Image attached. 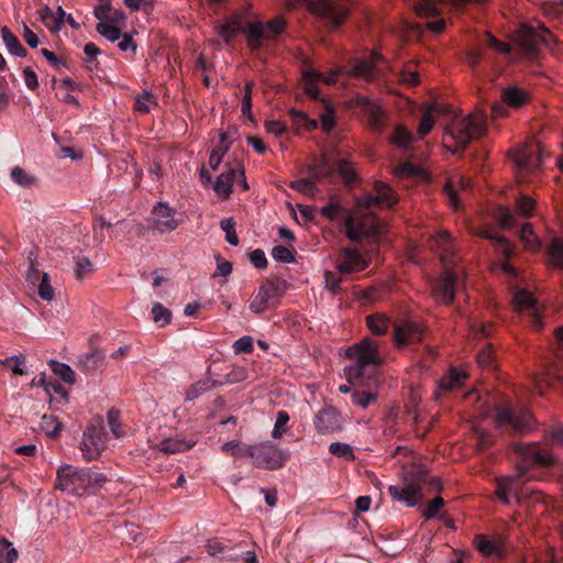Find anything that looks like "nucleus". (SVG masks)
<instances>
[{"instance_id": "13d9d810", "label": "nucleus", "mask_w": 563, "mask_h": 563, "mask_svg": "<svg viewBox=\"0 0 563 563\" xmlns=\"http://www.w3.org/2000/svg\"><path fill=\"white\" fill-rule=\"evenodd\" d=\"M536 202L532 198L528 196H521L516 203V211L523 216L530 217L532 210L534 209Z\"/></svg>"}, {"instance_id": "338daca9", "label": "nucleus", "mask_w": 563, "mask_h": 563, "mask_svg": "<svg viewBox=\"0 0 563 563\" xmlns=\"http://www.w3.org/2000/svg\"><path fill=\"white\" fill-rule=\"evenodd\" d=\"M206 547L209 555L211 556L224 553L230 549V547L224 541L217 538L208 540Z\"/></svg>"}, {"instance_id": "f257e3e1", "label": "nucleus", "mask_w": 563, "mask_h": 563, "mask_svg": "<svg viewBox=\"0 0 563 563\" xmlns=\"http://www.w3.org/2000/svg\"><path fill=\"white\" fill-rule=\"evenodd\" d=\"M397 197L386 184L377 181L373 194H366L356 199L354 210L345 211L343 222L345 234L352 242H358L365 236L380 234L382 225L372 208L393 207Z\"/></svg>"}, {"instance_id": "cd10ccee", "label": "nucleus", "mask_w": 563, "mask_h": 563, "mask_svg": "<svg viewBox=\"0 0 563 563\" xmlns=\"http://www.w3.org/2000/svg\"><path fill=\"white\" fill-rule=\"evenodd\" d=\"M243 33H245L249 46L251 48H257L262 44V40L264 37V27L260 21L255 22H243Z\"/></svg>"}, {"instance_id": "774afa93", "label": "nucleus", "mask_w": 563, "mask_h": 563, "mask_svg": "<svg viewBox=\"0 0 563 563\" xmlns=\"http://www.w3.org/2000/svg\"><path fill=\"white\" fill-rule=\"evenodd\" d=\"M341 207L339 202L331 199L325 206L321 208V214L329 220L335 219L340 213Z\"/></svg>"}, {"instance_id": "6ab92c4d", "label": "nucleus", "mask_w": 563, "mask_h": 563, "mask_svg": "<svg viewBox=\"0 0 563 563\" xmlns=\"http://www.w3.org/2000/svg\"><path fill=\"white\" fill-rule=\"evenodd\" d=\"M424 329L412 321H405L395 327L394 342L397 346L418 343L422 340Z\"/></svg>"}, {"instance_id": "2f4dec72", "label": "nucleus", "mask_w": 563, "mask_h": 563, "mask_svg": "<svg viewBox=\"0 0 563 563\" xmlns=\"http://www.w3.org/2000/svg\"><path fill=\"white\" fill-rule=\"evenodd\" d=\"M473 543H474L475 548L477 549V551L484 556L500 554V544L496 541L489 540L484 534H477L474 538Z\"/></svg>"}, {"instance_id": "c85d7f7f", "label": "nucleus", "mask_w": 563, "mask_h": 563, "mask_svg": "<svg viewBox=\"0 0 563 563\" xmlns=\"http://www.w3.org/2000/svg\"><path fill=\"white\" fill-rule=\"evenodd\" d=\"M470 186V180L459 176L455 178H451L446 181L444 190L448 195L449 202L454 209L460 207V200L457 196V187L465 189Z\"/></svg>"}, {"instance_id": "39448f33", "label": "nucleus", "mask_w": 563, "mask_h": 563, "mask_svg": "<svg viewBox=\"0 0 563 563\" xmlns=\"http://www.w3.org/2000/svg\"><path fill=\"white\" fill-rule=\"evenodd\" d=\"M427 485L434 490L441 489L437 478L429 479L428 468L424 465L412 463L404 467L401 483L390 485L388 492L394 500L413 507L422 501V489Z\"/></svg>"}, {"instance_id": "e2e57ef3", "label": "nucleus", "mask_w": 563, "mask_h": 563, "mask_svg": "<svg viewBox=\"0 0 563 563\" xmlns=\"http://www.w3.org/2000/svg\"><path fill=\"white\" fill-rule=\"evenodd\" d=\"M272 256L275 261L282 263H292L295 261V256L291 251L283 245H277L272 250Z\"/></svg>"}, {"instance_id": "b1692460", "label": "nucleus", "mask_w": 563, "mask_h": 563, "mask_svg": "<svg viewBox=\"0 0 563 563\" xmlns=\"http://www.w3.org/2000/svg\"><path fill=\"white\" fill-rule=\"evenodd\" d=\"M196 439H185L183 437L176 435L162 440L158 444V449L164 453L175 454L191 449L196 445Z\"/></svg>"}, {"instance_id": "4be33fe9", "label": "nucleus", "mask_w": 563, "mask_h": 563, "mask_svg": "<svg viewBox=\"0 0 563 563\" xmlns=\"http://www.w3.org/2000/svg\"><path fill=\"white\" fill-rule=\"evenodd\" d=\"M275 296H276L275 285L271 282L263 284L258 288L256 294L253 296L251 303H250V309L256 314L266 311L269 308L271 302L275 298Z\"/></svg>"}, {"instance_id": "864d4df0", "label": "nucleus", "mask_w": 563, "mask_h": 563, "mask_svg": "<svg viewBox=\"0 0 563 563\" xmlns=\"http://www.w3.org/2000/svg\"><path fill=\"white\" fill-rule=\"evenodd\" d=\"M520 239L525 243L526 249L536 250L539 246L537 238L534 236L531 224L525 223L521 227Z\"/></svg>"}, {"instance_id": "9d476101", "label": "nucleus", "mask_w": 563, "mask_h": 563, "mask_svg": "<svg viewBox=\"0 0 563 563\" xmlns=\"http://www.w3.org/2000/svg\"><path fill=\"white\" fill-rule=\"evenodd\" d=\"M252 459L257 467L278 470L282 468L289 459V452L278 449L271 441H265L253 445Z\"/></svg>"}, {"instance_id": "4c0bfd02", "label": "nucleus", "mask_w": 563, "mask_h": 563, "mask_svg": "<svg viewBox=\"0 0 563 563\" xmlns=\"http://www.w3.org/2000/svg\"><path fill=\"white\" fill-rule=\"evenodd\" d=\"M366 323L372 333L380 335L389 328V319L382 313L369 314L366 317Z\"/></svg>"}, {"instance_id": "052dcab7", "label": "nucleus", "mask_w": 563, "mask_h": 563, "mask_svg": "<svg viewBox=\"0 0 563 563\" xmlns=\"http://www.w3.org/2000/svg\"><path fill=\"white\" fill-rule=\"evenodd\" d=\"M444 505V500L442 497L440 496H437L435 498H433L428 505L427 507H424L423 511H422V516L426 518V519H432V518H435L437 515L439 514L440 509L442 508V506Z\"/></svg>"}, {"instance_id": "2eb2a0df", "label": "nucleus", "mask_w": 563, "mask_h": 563, "mask_svg": "<svg viewBox=\"0 0 563 563\" xmlns=\"http://www.w3.org/2000/svg\"><path fill=\"white\" fill-rule=\"evenodd\" d=\"M176 211L166 202H157L152 209V229L159 233H170L179 227Z\"/></svg>"}, {"instance_id": "58836bf2", "label": "nucleus", "mask_w": 563, "mask_h": 563, "mask_svg": "<svg viewBox=\"0 0 563 563\" xmlns=\"http://www.w3.org/2000/svg\"><path fill=\"white\" fill-rule=\"evenodd\" d=\"M547 254L552 265L563 267V240L559 238L552 239Z\"/></svg>"}, {"instance_id": "f3484780", "label": "nucleus", "mask_w": 563, "mask_h": 563, "mask_svg": "<svg viewBox=\"0 0 563 563\" xmlns=\"http://www.w3.org/2000/svg\"><path fill=\"white\" fill-rule=\"evenodd\" d=\"M26 282L36 287L37 295L44 301L51 302L55 298V289L52 285L48 273L41 272L34 263L30 264L26 273Z\"/></svg>"}, {"instance_id": "6e6552de", "label": "nucleus", "mask_w": 563, "mask_h": 563, "mask_svg": "<svg viewBox=\"0 0 563 563\" xmlns=\"http://www.w3.org/2000/svg\"><path fill=\"white\" fill-rule=\"evenodd\" d=\"M285 4L288 9L306 8L338 26L347 16L350 0H285Z\"/></svg>"}, {"instance_id": "dca6fc26", "label": "nucleus", "mask_w": 563, "mask_h": 563, "mask_svg": "<svg viewBox=\"0 0 563 563\" xmlns=\"http://www.w3.org/2000/svg\"><path fill=\"white\" fill-rule=\"evenodd\" d=\"M383 58L377 53H371L366 57H361L354 60V64L346 73L351 77L361 78L366 81L375 80L379 75V64Z\"/></svg>"}, {"instance_id": "603ef678", "label": "nucleus", "mask_w": 563, "mask_h": 563, "mask_svg": "<svg viewBox=\"0 0 563 563\" xmlns=\"http://www.w3.org/2000/svg\"><path fill=\"white\" fill-rule=\"evenodd\" d=\"M66 12L62 7H58L45 25L52 33H58L65 24Z\"/></svg>"}, {"instance_id": "37998d69", "label": "nucleus", "mask_w": 563, "mask_h": 563, "mask_svg": "<svg viewBox=\"0 0 563 563\" xmlns=\"http://www.w3.org/2000/svg\"><path fill=\"white\" fill-rule=\"evenodd\" d=\"M52 371L59 376L65 383L74 384L75 383V372L71 367L65 363L51 361L49 363Z\"/></svg>"}, {"instance_id": "393cba45", "label": "nucleus", "mask_w": 563, "mask_h": 563, "mask_svg": "<svg viewBox=\"0 0 563 563\" xmlns=\"http://www.w3.org/2000/svg\"><path fill=\"white\" fill-rule=\"evenodd\" d=\"M243 14L235 13L217 27V33L227 43L243 30Z\"/></svg>"}, {"instance_id": "49530a36", "label": "nucleus", "mask_w": 563, "mask_h": 563, "mask_svg": "<svg viewBox=\"0 0 563 563\" xmlns=\"http://www.w3.org/2000/svg\"><path fill=\"white\" fill-rule=\"evenodd\" d=\"M97 32L107 38L109 42H117L121 38V31L119 27L110 24L109 22H100L96 26Z\"/></svg>"}, {"instance_id": "9b49d317", "label": "nucleus", "mask_w": 563, "mask_h": 563, "mask_svg": "<svg viewBox=\"0 0 563 563\" xmlns=\"http://www.w3.org/2000/svg\"><path fill=\"white\" fill-rule=\"evenodd\" d=\"M543 148L540 143L523 144L512 152V159L519 169V177L523 180L526 174L540 168Z\"/></svg>"}, {"instance_id": "20e7f679", "label": "nucleus", "mask_w": 563, "mask_h": 563, "mask_svg": "<svg viewBox=\"0 0 563 563\" xmlns=\"http://www.w3.org/2000/svg\"><path fill=\"white\" fill-rule=\"evenodd\" d=\"M346 355L353 360V364L345 367L347 382L360 386H376V373L383 358L375 341L366 338L360 343L350 346Z\"/></svg>"}, {"instance_id": "7ed1b4c3", "label": "nucleus", "mask_w": 563, "mask_h": 563, "mask_svg": "<svg viewBox=\"0 0 563 563\" xmlns=\"http://www.w3.org/2000/svg\"><path fill=\"white\" fill-rule=\"evenodd\" d=\"M434 245L439 252L444 271L433 287L434 298L442 303H451L454 300L455 291L464 287V268L453 265L454 245L449 232L441 231L433 238Z\"/></svg>"}, {"instance_id": "8fccbe9b", "label": "nucleus", "mask_w": 563, "mask_h": 563, "mask_svg": "<svg viewBox=\"0 0 563 563\" xmlns=\"http://www.w3.org/2000/svg\"><path fill=\"white\" fill-rule=\"evenodd\" d=\"M153 320L161 327L168 324L172 320V312L161 303H154L152 308Z\"/></svg>"}, {"instance_id": "a19ab883", "label": "nucleus", "mask_w": 563, "mask_h": 563, "mask_svg": "<svg viewBox=\"0 0 563 563\" xmlns=\"http://www.w3.org/2000/svg\"><path fill=\"white\" fill-rule=\"evenodd\" d=\"M156 106V98L148 91H143L135 97L134 110L139 113H148Z\"/></svg>"}, {"instance_id": "5701e85b", "label": "nucleus", "mask_w": 563, "mask_h": 563, "mask_svg": "<svg viewBox=\"0 0 563 563\" xmlns=\"http://www.w3.org/2000/svg\"><path fill=\"white\" fill-rule=\"evenodd\" d=\"M514 305L518 310H529L532 313L533 322L536 327H541V321L538 316L540 309L538 301L533 295L526 289H518L514 294Z\"/></svg>"}, {"instance_id": "c9c22d12", "label": "nucleus", "mask_w": 563, "mask_h": 563, "mask_svg": "<svg viewBox=\"0 0 563 563\" xmlns=\"http://www.w3.org/2000/svg\"><path fill=\"white\" fill-rule=\"evenodd\" d=\"M474 233L481 238L493 241L505 255H509L512 251L511 243L506 238L495 234L490 229H479Z\"/></svg>"}, {"instance_id": "bf43d9fd", "label": "nucleus", "mask_w": 563, "mask_h": 563, "mask_svg": "<svg viewBox=\"0 0 563 563\" xmlns=\"http://www.w3.org/2000/svg\"><path fill=\"white\" fill-rule=\"evenodd\" d=\"M75 263V275L77 279H82L86 275L93 271L92 263L88 257H77Z\"/></svg>"}, {"instance_id": "4d7b16f0", "label": "nucleus", "mask_w": 563, "mask_h": 563, "mask_svg": "<svg viewBox=\"0 0 563 563\" xmlns=\"http://www.w3.org/2000/svg\"><path fill=\"white\" fill-rule=\"evenodd\" d=\"M288 421H289V415L286 411L282 410V411L277 412L275 426L272 431V437L274 439H279L284 435V433L286 432L284 427L288 423Z\"/></svg>"}, {"instance_id": "f03ea898", "label": "nucleus", "mask_w": 563, "mask_h": 563, "mask_svg": "<svg viewBox=\"0 0 563 563\" xmlns=\"http://www.w3.org/2000/svg\"><path fill=\"white\" fill-rule=\"evenodd\" d=\"M522 457V465L519 466V473L512 476L497 479L496 496L505 505L515 497L519 504H526L527 507L542 506L545 500L540 492L528 486H520V478L531 466H547L553 463V456L542 452L536 444H525L518 448Z\"/></svg>"}, {"instance_id": "1a4fd4ad", "label": "nucleus", "mask_w": 563, "mask_h": 563, "mask_svg": "<svg viewBox=\"0 0 563 563\" xmlns=\"http://www.w3.org/2000/svg\"><path fill=\"white\" fill-rule=\"evenodd\" d=\"M515 42L526 57L534 58L541 46H551L556 40L543 25L534 29L525 24L517 31Z\"/></svg>"}, {"instance_id": "680f3d73", "label": "nucleus", "mask_w": 563, "mask_h": 563, "mask_svg": "<svg viewBox=\"0 0 563 563\" xmlns=\"http://www.w3.org/2000/svg\"><path fill=\"white\" fill-rule=\"evenodd\" d=\"M119 419H120V413L118 410L110 409L108 411V413H107L108 424L115 438H120L123 435Z\"/></svg>"}, {"instance_id": "ddd939ff", "label": "nucleus", "mask_w": 563, "mask_h": 563, "mask_svg": "<svg viewBox=\"0 0 563 563\" xmlns=\"http://www.w3.org/2000/svg\"><path fill=\"white\" fill-rule=\"evenodd\" d=\"M234 183H236L243 191L249 189L244 167L240 162H235L232 166L228 167L227 172L218 176L213 184V190L220 198L227 199L231 194V188Z\"/></svg>"}, {"instance_id": "a211bd4d", "label": "nucleus", "mask_w": 563, "mask_h": 563, "mask_svg": "<svg viewBox=\"0 0 563 563\" xmlns=\"http://www.w3.org/2000/svg\"><path fill=\"white\" fill-rule=\"evenodd\" d=\"M367 265L366 258L358 251L349 247L340 252L336 261V269L342 275L362 272Z\"/></svg>"}, {"instance_id": "79ce46f5", "label": "nucleus", "mask_w": 563, "mask_h": 563, "mask_svg": "<svg viewBox=\"0 0 563 563\" xmlns=\"http://www.w3.org/2000/svg\"><path fill=\"white\" fill-rule=\"evenodd\" d=\"M0 366L11 371L14 375L25 374V357L22 354L0 360Z\"/></svg>"}, {"instance_id": "aec40b11", "label": "nucleus", "mask_w": 563, "mask_h": 563, "mask_svg": "<svg viewBox=\"0 0 563 563\" xmlns=\"http://www.w3.org/2000/svg\"><path fill=\"white\" fill-rule=\"evenodd\" d=\"M356 103L363 108L371 129L382 131L386 121V112L383 108L365 96L357 97Z\"/></svg>"}, {"instance_id": "a878e982", "label": "nucleus", "mask_w": 563, "mask_h": 563, "mask_svg": "<svg viewBox=\"0 0 563 563\" xmlns=\"http://www.w3.org/2000/svg\"><path fill=\"white\" fill-rule=\"evenodd\" d=\"M441 112L442 107L437 103H432L426 108L420 124L418 126V134L420 139L424 137L428 133H430V131L434 126L435 115L440 114Z\"/></svg>"}, {"instance_id": "3c124183", "label": "nucleus", "mask_w": 563, "mask_h": 563, "mask_svg": "<svg viewBox=\"0 0 563 563\" xmlns=\"http://www.w3.org/2000/svg\"><path fill=\"white\" fill-rule=\"evenodd\" d=\"M336 172L345 184H352L355 179V172L352 164L346 159H339Z\"/></svg>"}, {"instance_id": "423d86ee", "label": "nucleus", "mask_w": 563, "mask_h": 563, "mask_svg": "<svg viewBox=\"0 0 563 563\" xmlns=\"http://www.w3.org/2000/svg\"><path fill=\"white\" fill-rule=\"evenodd\" d=\"M106 482L107 477L102 473L64 464L57 470L55 488L70 495L82 496L101 488Z\"/></svg>"}, {"instance_id": "7c9ffc66", "label": "nucleus", "mask_w": 563, "mask_h": 563, "mask_svg": "<svg viewBox=\"0 0 563 563\" xmlns=\"http://www.w3.org/2000/svg\"><path fill=\"white\" fill-rule=\"evenodd\" d=\"M413 8L419 15L439 14L444 5L443 0H412Z\"/></svg>"}, {"instance_id": "72a5a7b5", "label": "nucleus", "mask_w": 563, "mask_h": 563, "mask_svg": "<svg viewBox=\"0 0 563 563\" xmlns=\"http://www.w3.org/2000/svg\"><path fill=\"white\" fill-rule=\"evenodd\" d=\"M413 139L415 136L409 130H407L404 125H397L389 141L393 145L402 150H407L413 142Z\"/></svg>"}, {"instance_id": "69168bd1", "label": "nucleus", "mask_w": 563, "mask_h": 563, "mask_svg": "<svg viewBox=\"0 0 563 563\" xmlns=\"http://www.w3.org/2000/svg\"><path fill=\"white\" fill-rule=\"evenodd\" d=\"M251 93H252V84L247 82L245 85V89H244V96H243V99H242L241 111L250 120H252V118H253V115H252V98H251Z\"/></svg>"}, {"instance_id": "bb28decb", "label": "nucleus", "mask_w": 563, "mask_h": 563, "mask_svg": "<svg viewBox=\"0 0 563 563\" xmlns=\"http://www.w3.org/2000/svg\"><path fill=\"white\" fill-rule=\"evenodd\" d=\"M466 378L467 374L464 369L451 368L448 375L440 379L439 389L443 391L456 389Z\"/></svg>"}, {"instance_id": "ea45409f", "label": "nucleus", "mask_w": 563, "mask_h": 563, "mask_svg": "<svg viewBox=\"0 0 563 563\" xmlns=\"http://www.w3.org/2000/svg\"><path fill=\"white\" fill-rule=\"evenodd\" d=\"M319 77H321V73L316 70H305L302 74L303 89L306 93L312 98H317L319 96V88L317 85Z\"/></svg>"}, {"instance_id": "f8f14e48", "label": "nucleus", "mask_w": 563, "mask_h": 563, "mask_svg": "<svg viewBox=\"0 0 563 563\" xmlns=\"http://www.w3.org/2000/svg\"><path fill=\"white\" fill-rule=\"evenodd\" d=\"M106 431L101 423L90 424L84 432L80 450L86 461L98 460L106 449Z\"/></svg>"}, {"instance_id": "5fc2aeb1", "label": "nucleus", "mask_w": 563, "mask_h": 563, "mask_svg": "<svg viewBox=\"0 0 563 563\" xmlns=\"http://www.w3.org/2000/svg\"><path fill=\"white\" fill-rule=\"evenodd\" d=\"M495 217L503 229H510L516 224L515 217L507 207H499Z\"/></svg>"}, {"instance_id": "a18cd8bd", "label": "nucleus", "mask_w": 563, "mask_h": 563, "mask_svg": "<svg viewBox=\"0 0 563 563\" xmlns=\"http://www.w3.org/2000/svg\"><path fill=\"white\" fill-rule=\"evenodd\" d=\"M18 556V551L13 544L5 539H0V563H14Z\"/></svg>"}, {"instance_id": "0eeeda50", "label": "nucleus", "mask_w": 563, "mask_h": 563, "mask_svg": "<svg viewBox=\"0 0 563 563\" xmlns=\"http://www.w3.org/2000/svg\"><path fill=\"white\" fill-rule=\"evenodd\" d=\"M487 117L484 112L468 114L461 118L453 115L445 126L444 142L453 141L457 147L464 148L473 139L481 137L486 132Z\"/></svg>"}, {"instance_id": "09e8293b", "label": "nucleus", "mask_w": 563, "mask_h": 563, "mask_svg": "<svg viewBox=\"0 0 563 563\" xmlns=\"http://www.w3.org/2000/svg\"><path fill=\"white\" fill-rule=\"evenodd\" d=\"M222 231L225 233V241L236 246L239 244V238L235 232V221L233 218L223 219L220 223Z\"/></svg>"}, {"instance_id": "c03bdc74", "label": "nucleus", "mask_w": 563, "mask_h": 563, "mask_svg": "<svg viewBox=\"0 0 563 563\" xmlns=\"http://www.w3.org/2000/svg\"><path fill=\"white\" fill-rule=\"evenodd\" d=\"M329 451L331 454L345 461H353L355 459L353 448L347 443L332 442L329 445Z\"/></svg>"}, {"instance_id": "f704fd0d", "label": "nucleus", "mask_w": 563, "mask_h": 563, "mask_svg": "<svg viewBox=\"0 0 563 563\" xmlns=\"http://www.w3.org/2000/svg\"><path fill=\"white\" fill-rule=\"evenodd\" d=\"M10 177L14 184L23 188H32L38 184V179L27 174L22 167L14 166L10 172Z\"/></svg>"}, {"instance_id": "0e129e2a", "label": "nucleus", "mask_w": 563, "mask_h": 563, "mask_svg": "<svg viewBox=\"0 0 563 563\" xmlns=\"http://www.w3.org/2000/svg\"><path fill=\"white\" fill-rule=\"evenodd\" d=\"M253 349V339L250 335H244L233 343V351L235 354L251 353Z\"/></svg>"}, {"instance_id": "6e6d98bb", "label": "nucleus", "mask_w": 563, "mask_h": 563, "mask_svg": "<svg viewBox=\"0 0 563 563\" xmlns=\"http://www.w3.org/2000/svg\"><path fill=\"white\" fill-rule=\"evenodd\" d=\"M41 427L44 430V432L49 437L57 435L60 430V423L54 416L44 415L42 418Z\"/></svg>"}, {"instance_id": "412c9836", "label": "nucleus", "mask_w": 563, "mask_h": 563, "mask_svg": "<svg viewBox=\"0 0 563 563\" xmlns=\"http://www.w3.org/2000/svg\"><path fill=\"white\" fill-rule=\"evenodd\" d=\"M314 427L320 433H330L341 429L340 413L332 407L320 410L314 417Z\"/></svg>"}, {"instance_id": "e433bc0d", "label": "nucleus", "mask_w": 563, "mask_h": 563, "mask_svg": "<svg viewBox=\"0 0 563 563\" xmlns=\"http://www.w3.org/2000/svg\"><path fill=\"white\" fill-rule=\"evenodd\" d=\"M221 450L234 457H252L253 445H243L240 441H229L222 444Z\"/></svg>"}, {"instance_id": "4468645a", "label": "nucleus", "mask_w": 563, "mask_h": 563, "mask_svg": "<svg viewBox=\"0 0 563 563\" xmlns=\"http://www.w3.org/2000/svg\"><path fill=\"white\" fill-rule=\"evenodd\" d=\"M495 422L497 427H511L518 433H525L534 426V419L529 410L525 409L519 413H515L508 408H498L496 411Z\"/></svg>"}, {"instance_id": "473e14b6", "label": "nucleus", "mask_w": 563, "mask_h": 563, "mask_svg": "<svg viewBox=\"0 0 563 563\" xmlns=\"http://www.w3.org/2000/svg\"><path fill=\"white\" fill-rule=\"evenodd\" d=\"M501 99L510 107H520L528 100V93L517 87H508L503 90Z\"/></svg>"}, {"instance_id": "c756f323", "label": "nucleus", "mask_w": 563, "mask_h": 563, "mask_svg": "<svg viewBox=\"0 0 563 563\" xmlns=\"http://www.w3.org/2000/svg\"><path fill=\"white\" fill-rule=\"evenodd\" d=\"M1 38L7 47V49L15 56L24 57L26 56V49L21 45L18 37L10 31L8 26H3L1 29Z\"/></svg>"}, {"instance_id": "de8ad7c7", "label": "nucleus", "mask_w": 563, "mask_h": 563, "mask_svg": "<svg viewBox=\"0 0 563 563\" xmlns=\"http://www.w3.org/2000/svg\"><path fill=\"white\" fill-rule=\"evenodd\" d=\"M376 400H377V394L374 391H354L352 394L353 404L363 409H365L369 405L376 402Z\"/></svg>"}]
</instances>
